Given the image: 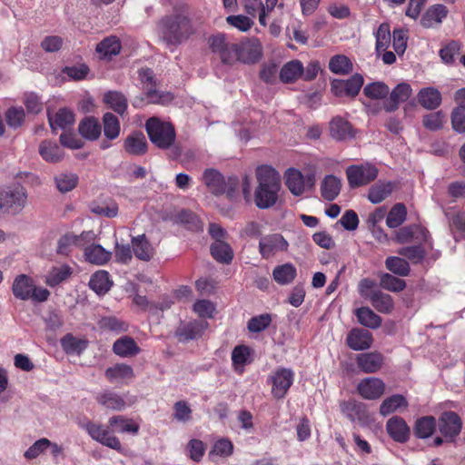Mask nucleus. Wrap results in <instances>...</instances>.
<instances>
[{
	"label": "nucleus",
	"mask_w": 465,
	"mask_h": 465,
	"mask_svg": "<svg viewBox=\"0 0 465 465\" xmlns=\"http://www.w3.org/2000/svg\"><path fill=\"white\" fill-rule=\"evenodd\" d=\"M59 192L65 193L74 189L78 183V176L72 173H62L54 177Z\"/></svg>",
	"instance_id": "8fccbe9b"
},
{
	"label": "nucleus",
	"mask_w": 465,
	"mask_h": 465,
	"mask_svg": "<svg viewBox=\"0 0 465 465\" xmlns=\"http://www.w3.org/2000/svg\"><path fill=\"white\" fill-rule=\"evenodd\" d=\"M446 116L441 111L428 114L423 116V126L430 131H438L443 127Z\"/></svg>",
	"instance_id": "5fc2aeb1"
},
{
	"label": "nucleus",
	"mask_w": 465,
	"mask_h": 465,
	"mask_svg": "<svg viewBox=\"0 0 465 465\" xmlns=\"http://www.w3.org/2000/svg\"><path fill=\"white\" fill-rule=\"evenodd\" d=\"M232 443L229 440L221 439L214 443L209 452V458L213 460L214 456L228 457L232 453Z\"/></svg>",
	"instance_id": "680f3d73"
},
{
	"label": "nucleus",
	"mask_w": 465,
	"mask_h": 465,
	"mask_svg": "<svg viewBox=\"0 0 465 465\" xmlns=\"http://www.w3.org/2000/svg\"><path fill=\"white\" fill-rule=\"evenodd\" d=\"M208 323L204 321L191 322L177 331L180 341H189L200 338Z\"/></svg>",
	"instance_id": "c756f323"
},
{
	"label": "nucleus",
	"mask_w": 465,
	"mask_h": 465,
	"mask_svg": "<svg viewBox=\"0 0 465 465\" xmlns=\"http://www.w3.org/2000/svg\"><path fill=\"white\" fill-rule=\"evenodd\" d=\"M341 188L340 178L332 174L326 175L321 184L322 196L327 201H333L339 195Z\"/></svg>",
	"instance_id": "c9c22d12"
},
{
	"label": "nucleus",
	"mask_w": 465,
	"mask_h": 465,
	"mask_svg": "<svg viewBox=\"0 0 465 465\" xmlns=\"http://www.w3.org/2000/svg\"><path fill=\"white\" fill-rule=\"evenodd\" d=\"M381 286L390 292H399L405 289L406 283L400 278L385 273L381 278Z\"/></svg>",
	"instance_id": "052dcab7"
},
{
	"label": "nucleus",
	"mask_w": 465,
	"mask_h": 465,
	"mask_svg": "<svg viewBox=\"0 0 465 465\" xmlns=\"http://www.w3.org/2000/svg\"><path fill=\"white\" fill-rule=\"evenodd\" d=\"M145 96L135 97L133 101V105L135 107H141L146 101L147 104H165L173 99L171 94H163L153 88V86H144Z\"/></svg>",
	"instance_id": "393cba45"
},
{
	"label": "nucleus",
	"mask_w": 465,
	"mask_h": 465,
	"mask_svg": "<svg viewBox=\"0 0 465 465\" xmlns=\"http://www.w3.org/2000/svg\"><path fill=\"white\" fill-rule=\"evenodd\" d=\"M386 268L391 272L400 276H407L410 273V265L404 259L391 256L385 261Z\"/></svg>",
	"instance_id": "864d4df0"
},
{
	"label": "nucleus",
	"mask_w": 465,
	"mask_h": 465,
	"mask_svg": "<svg viewBox=\"0 0 465 465\" xmlns=\"http://www.w3.org/2000/svg\"><path fill=\"white\" fill-rule=\"evenodd\" d=\"M122 45L118 37L111 35L105 37L96 45V52L101 59L111 60L121 51Z\"/></svg>",
	"instance_id": "5701e85b"
},
{
	"label": "nucleus",
	"mask_w": 465,
	"mask_h": 465,
	"mask_svg": "<svg viewBox=\"0 0 465 465\" xmlns=\"http://www.w3.org/2000/svg\"><path fill=\"white\" fill-rule=\"evenodd\" d=\"M384 356L377 351L360 353L356 356L358 368L364 373L378 372L384 364Z\"/></svg>",
	"instance_id": "2eb2a0df"
},
{
	"label": "nucleus",
	"mask_w": 465,
	"mask_h": 465,
	"mask_svg": "<svg viewBox=\"0 0 465 465\" xmlns=\"http://www.w3.org/2000/svg\"><path fill=\"white\" fill-rule=\"evenodd\" d=\"M314 175L308 173L302 174L300 171L291 168L285 173V184L290 192L295 195L300 196L304 193L306 190L312 189L314 185Z\"/></svg>",
	"instance_id": "6e6552de"
},
{
	"label": "nucleus",
	"mask_w": 465,
	"mask_h": 465,
	"mask_svg": "<svg viewBox=\"0 0 465 465\" xmlns=\"http://www.w3.org/2000/svg\"><path fill=\"white\" fill-rule=\"evenodd\" d=\"M392 190V183L378 182L369 189L368 199L372 203H380L391 195Z\"/></svg>",
	"instance_id": "58836bf2"
},
{
	"label": "nucleus",
	"mask_w": 465,
	"mask_h": 465,
	"mask_svg": "<svg viewBox=\"0 0 465 465\" xmlns=\"http://www.w3.org/2000/svg\"><path fill=\"white\" fill-rule=\"evenodd\" d=\"M357 391L366 400H376L384 393L385 383L380 378L368 377L359 382Z\"/></svg>",
	"instance_id": "dca6fc26"
},
{
	"label": "nucleus",
	"mask_w": 465,
	"mask_h": 465,
	"mask_svg": "<svg viewBox=\"0 0 465 465\" xmlns=\"http://www.w3.org/2000/svg\"><path fill=\"white\" fill-rule=\"evenodd\" d=\"M358 322L371 329H377L381 324V318L369 307H361L355 311Z\"/></svg>",
	"instance_id": "37998d69"
},
{
	"label": "nucleus",
	"mask_w": 465,
	"mask_h": 465,
	"mask_svg": "<svg viewBox=\"0 0 465 465\" xmlns=\"http://www.w3.org/2000/svg\"><path fill=\"white\" fill-rule=\"evenodd\" d=\"M109 424L111 426L119 427L118 431L120 432H130L136 434L139 430V425L134 423L133 420L125 419L123 416H113L109 419Z\"/></svg>",
	"instance_id": "4d7b16f0"
},
{
	"label": "nucleus",
	"mask_w": 465,
	"mask_h": 465,
	"mask_svg": "<svg viewBox=\"0 0 465 465\" xmlns=\"http://www.w3.org/2000/svg\"><path fill=\"white\" fill-rule=\"evenodd\" d=\"M303 65L299 60L285 64L280 71V79L283 83H292L302 77Z\"/></svg>",
	"instance_id": "79ce46f5"
},
{
	"label": "nucleus",
	"mask_w": 465,
	"mask_h": 465,
	"mask_svg": "<svg viewBox=\"0 0 465 465\" xmlns=\"http://www.w3.org/2000/svg\"><path fill=\"white\" fill-rule=\"evenodd\" d=\"M27 193L23 186L0 190V211L17 214L25 207Z\"/></svg>",
	"instance_id": "423d86ee"
},
{
	"label": "nucleus",
	"mask_w": 465,
	"mask_h": 465,
	"mask_svg": "<svg viewBox=\"0 0 465 465\" xmlns=\"http://www.w3.org/2000/svg\"><path fill=\"white\" fill-rule=\"evenodd\" d=\"M294 373L291 369H276L269 380L272 384V394L274 398H283L293 382Z\"/></svg>",
	"instance_id": "ddd939ff"
},
{
	"label": "nucleus",
	"mask_w": 465,
	"mask_h": 465,
	"mask_svg": "<svg viewBox=\"0 0 465 465\" xmlns=\"http://www.w3.org/2000/svg\"><path fill=\"white\" fill-rule=\"evenodd\" d=\"M12 292L15 298L27 301L33 300L37 302H45L50 292L43 287H37L33 279L26 274H20L14 280Z\"/></svg>",
	"instance_id": "20e7f679"
},
{
	"label": "nucleus",
	"mask_w": 465,
	"mask_h": 465,
	"mask_svg": "<svg viewBox=\"0 0 465 465\" xmlns=\"http://www.w3.org/2000/svg\"><path fill=\"white\" fill-rule=\"evenodd\" d=\"M48 120L54 133L58 129L66 132L73 126L74 115L70 110L62 108L54 116H49Z\"/></svg>",
	"instance_id": "bb28decb"
},
{
	"label": "nucleus",
	"mask_w": 465,
	"mask_h": 465,
	"mask_svg": "<svg viewBox=\"0 0 465 465\" xmlns=\"http://www.w3.org/2000/svg\"><path fill=\"white\" fill-rule=\"evenodd\" d=\"M376 37V50L377 52H384L391 42V31L390 25L386 23H382L378 27L375 35Z\"/></svg>",
	"instance_id": "13d9d810"
},
{
	"label": "nucleus",
	"mask_w": 465,
	"mask_h": 465,
	"mask_svg": "<svg viewBox=\"0 0 465 465\" xmlns=\"http://www.w3.org/2000/svg\"><path fill=\"white\" fill-rule=\"evenodd\" d=\"M296 275V268L289 262L278 265L272 271L273 280L281 285L290 284L293 282Z\"/></svg>",
	"instance_id": "a19ab883"
},
{
	"label": "nucleus",
	"mask_w": 465,
	"mask_h": 465,
	"mask_svg": "<svg viewBox=\"0 0 465 465\" xmlns=\"http://www.w3.org/2000/svg\"><path fill=\"white\" fill-rule=\"evenodd\" d=\"M39 154L48 163H58L64 158L63 149L55 143L50 140H45L39 144Z\"/></svg>",
	"instance_id": "cd10ccee"
},
{
	"label": "nucleus",
	"mask_w": 465,
	"mask_h": 465,
	"mask_svg": "<svg viewBox=\"0 0 465 465\" xmlns=\"http://www.w3.org/2000/svg\"><path fill=\"white\" fill-rule=\"evenodd\" d=\"M193 411L185 401H178L173 405V419L186 423L192 420Z\"/></svg>",
	"instance_id": "bf43d9fd"
},
{
	"label": "nucleus",
	"mask_w": 465,
	"mask_h": 465,
	"mask_svg": "<svg viewBox=\"0 0 465 465\" xmlns=\"http://www.w3.org/2000/svg\"><path fill=\"white\" fill-rule=\"evenodd\" d=\"M104 375L110 382L127 383L134 378L133 368L125 363H116L105 370Z\"/></svg>",
	"instance_id": "412c9836"
},
{
	"label": "nucleus",
	"mask_w": 465,
	"mask_h": 465,
	"mask_svg": "<svg viewBox=\"0 0 465 465\" xmlns=\"http://www.w3.org/2000/svg\"><path fill=\"white\" fill-rule=\"evenodd\" d=\"M124 151L133 156H142L148 150V143L145 135L141 132L130 134L124 141Z\"/></svg>",
	"instance_id": "6ab92c4d"
},
{
	"label": "nucleus",
	"mask_w": 465,
	"mask_h": 465,
	"mask_svg": "<svg viewBox=\"0 0 465 465\" xmlns=\"http://www.w3.org/2000/svg\"><path fill=\"white\" fill-rule=\"evenodd\" d=\"M412 94L409 84L401 83L396 85L390 95L389 101L384 104L387 112H392L398 109L399 104L407 101Z\"/></svg>",
	"instance_id": "4be33fe9"
},
{
	"label": "nucleus",
	"mask_w": 465,
	"mask_h": 465,
	"mask_svg": "<svg viewBox=\"0 0 465 465\" xmlns=\"http://www.w3.org/2000/svg\"><path fill=\"white\" fill-rule=\"evenodd\" d=\"M460 45L456 41H451L446 46L440 50V56L446 64H451L457 54H460Z\"/></svg>",
	"instance_id": "774afa93"
},
{
	"label": "nucleus",
	"mask_w": 465,
	"mask_h": 465,
	"mask_svg": "<svg viewBox=\"0 0 465 465\" xmlns=\"http://www.w3.org/2000/svg\"><path fill=\"white\" fill-rule=\"evenodd\" d=\"M96 401L103 407L113 411H123L126 407L124 398L112 391H105L95 397Z\"/></svg>",
	"instance_id": "b1692460"
},
{
	"label": "nucleus",
	"mask_w": 465,
	"mask_h": 465,
	"mask_svg": "<svg viewBox=\"0 0 465 465\" xmlns=\"http://www.w3.org/2000/svg\"><path fill=\"white\" fill-rule=\"evenodd\" d=\"M202 180L213 194L225 193L229 198L233 196L238 183L237 179L232 177L226 181L223 175L214 168L206 169L203 173Z\"/></svg>",
	"instance_id": "39448f33"
},
{
	"label": "nucleus",
	"mask_w": 465,
	"mask_h": 465,
	"mask_svg": "<svg viewBox=\"0 0 465 465\" xmlns=\"http://www.w3.org/2000/svg\"><path fill=\"white\" fill-rule=\"evenodd\" d=\"M146 132L151 142L160 149L170 148L175 141V131L173 126L161 121L157 117H151L145 124Z\"/></svg>",
	"instance_id": "7ed1b4c3"
},
{
	"label": "nucleus",
	"mask_w": 465,
	"mask_h": 465,
	"mask_svg": "<svg viewBox=\"0 0 465 465\" xmlns=\"http://www.w3.org/2000/svg\"><path fill=\"white\" fill-rule=\"evenodd\" d=\"M82 427L86 430V432L94 440L113 450H121L120 440L115 436L111 434V431L107 427L102 424L94 423L93 421H87Z\"/></svg>",
	"instance_id": "1a4fd4ad"
},
{
	"label": "nucleus",
	"mask_w": 465,
	"mask_h": 465,
	"mask_svg": "<svg viewBox=\"0 0 465 465\" xmlns=\"http://www.w3.org/2000/svg\"><path fill=\"white\" fill-rule=\"evenodd\" d=\"M104 133L106 138L114 140L120 134V123L118 118L112 113L104 114L103 117Z\"/></svg>",
	"instance_id": "603ef678"
},
{
	"label": "nucleus",
	"mask_w": 465,
	"mask_h": 465,
	"mask_svg": "<svg viewBox=\"0 0 465 465\" xmlns=\"http://www.w3.org/2000/svg\"><path fill=\"white\" fill-rule=\"evenodd\" d=\"M437 420L433 416L419 418L414 424L413 432L419 439H428L435 431Z\"/></svg>",
	"instance_id": "e433bc0d"
},
{
	"label": "nucleus",
	"mask_w": 465,
	"mask_h": 465,
	"mask_svg": "<svg viewBox=\"0 0 465 465\" xmlns=\"http://www.w3.org/2000/svg\"><path fill=\"white\" fill-rule=\"evenodd\" d=\"M330 134L337 141L346 140L353 136L351 124L339 116L331 121Z\"/></svg>",
	"instance_id": "2f4dec72"
},
{
	"label": "nucleus",
	"mask_w": 465,
	"mask_h": 465,
	"mask_svg": "<svg viewBox=\"0 0 465 465\" xmlns=\"http://www.w3.org/2000/svg\"><path fill=\"white\" fill-rule=\"evenodd\" d=\"M112 286L109 274L105 271H98L94 273L89 281V287L97 294L107 292Z\"/></svg>",
	"instance_id": "c03bdc74"
},
{
	"label": "nucleus",
	"mask_w": 465,
	"mask_h": 465,
	"mask_svg": "<svg viewBox=\"0 0 465 465\" xmlns=\"http://www.w3.org/2000/svg\"><path fill=\"white\" fill-rule=\"evenodd\" d=\"M363 93L371 99H382L388 95L390 88L381 82H374L367 84L363 89Z\"/></svg>",
	"instance_id": "6e6d98bb"
},
{
	"label": "nucleus",
	"mask_w": 465,
	"mask_h": 465,
	"mask_svg": "<svg viewBox=\"0 0 465 465\" xmlns=\"http://www.w3.org/2000/svg\"><path fill=\"white\" fill-rule=\"evenodd\" d=\"M209 46L213 53L216 54L224 64L235 63L236 44H230L223 35H215L209 37Z\"/></svg>",
	"instance_id": "f8f14e48"
},
{
	"label": "nucleus",
	"mask_w": 465,
	"mask_h": 465,
	"mask_svg": "<svg viewBox=\"0 0 465 465\" xmlns=\"http://www.w3.org/2000/svg\"><path fill=\"white\" fill-rule=\"evenodd\" d=\"M25 111L22 107H11L5 113V120L9 127L16 129L25 120Z\"/></svg>",
	"instance_id": "e2e57ef3"
},
{
	"label": "nucleus",
	"mask_w": 465,
	"mask_h": 465,
	"mask_svg": "<svg viewBox=\"0 0 465 465\" xmlns=\"http://www.w3.org/2000/svg\"><path fill=\"white\" fill-rule=\"evenodd\" d=\"M409 403L406 398L401 394H394L386 398L380 405V414L386 417L396 411H404Z\"/></svg>",
	"instance_id": "a878e982"
},
{
	"label": "nucleus",
	"mask_w": 465,
	"mask_h": 465,
	"mask_svg": "<svg viewBox=\"0 0 465 465\" xmlns=\"http://www.w3.org/2000/svg\"><path fill=\"white\" fill-rule=\"evenodd\" d=\"M449 14L448 8L441 4L430 5L420 19V25L425 28H432L440 25Z\"/></svg>",
	"instance_id": "a211bd4d"
},
{
	"label": "nucleus",
	"mask_w": 465,
	"mask_h": 465,
	"mask_svg": "<svg viewBox=\"0 0 465 465\" xmlns=\"http://www.w3.org/2000/svg\"><path fill=\"white\" fill-rule=\"evenodd\" d=\"M261 55L262 46L256 39L236 44L235 62L253 64L260 59Z\"/></svg>",
	"instance_id": "4468645a"
},
{
	"label": "nucleus",
	"mask_w": 465,
	"mask_h": 465,
	"mask_svg": "<svg viewBox=\"0 0 465 465\" xmlns=\"http://www.w3.org/2000/svg\"><path fill=\"white\" fill-rule=\"evenodd\" d=\"M418 101L425 109L434 110L441 104V94L434 87L422 88L418 94Z\"/></svg>",
	"instance_id": "c85d7f7f"
},
{
	"label": "nucleus",
	"mask_w": 465,
	"mask_h": 465,
	"mask_svg": "<svg viewBox=\"0 0 465 465\" xmlns=\"http://www.w3.org/2000/svg\"><path fill=\"white\" fill-rule=\"evenodd\" d=\"M257 185L253 193V203L261 210L273 207L279 201L282 189L279 173L269 165L258 166L255 170Z\"/></svg>",
	"instance_id": "f03ea898"
},
{
	"label": "nucleus",
	"mask_w": 465,
	"mask_h": 465,
	"mask_svg": "<svg viewBox=\"0 0 465 465\" xmlns=\"http://www.w3.org/2000/svg\"><path fill=\"white\" fill-rule=\"evenodd\" d=\"M272 322V317L270 314H261L259 316L252 317L248 322V330L252 332H260L265 330Z\"/></svg>",
	"instance_id": "338daca9"
},
{
	"label": "nucleus",
	"mask_w": 465,
	"mask_h": 465,
	"mask_svg": "<svg viewBox=\"0 0 465 465\" xmlns=\"http://www.w3.org/2000/svg\"><path fill=\"white\" fill-rule=\"evenodd\" d=\"M73 269L67 264H61L52 267L45 275V283L54 287L70 278Z\"/></svg>",
	"instance_id": "473e14b6"
},
{
	"label": "nucleus",
	"mask_w": 465,
	"mask_h": 465,
	"mask_svg": "<svg viewBox=\"0 0 465 465\" xmlns=\"http://www.w3.org/2000/svg\"><path fill=\"white\" fill-rule=\"evenodd\" d=\"M345 173L348 184L352 189L367 185L378 176V169L369 163L350 165Z\"/></svg>",
	"instance_id": "0eeeda50"
},
{
	"label": "nucleus",
	"mask_w": 465,
	"mask_h": 465,
	"mask_svg": "<svg viewBox=\"0 0 465 465\" xmlns=\"http://www.w3.org/2000/svg\"><path fill=\"white\" fill-rule=\"evenodd\" d=\"M373 342L371 333L363 329H352L347 338V345L353 351H364L371 347Z\"/></svg>",
	"instance_id": "aec40b11"
},
{
	"label": "nucleus",
	"mask_w": 465,
	"mask_h": 465,
	"mask_svg": "<svg viewBox=\"0 0 465 465\" xmlns=\"http://www.w3.org/2000/svg\"><path fill=\"white\" fill-rule=\"evenodd\" d=\"M51 440L46 438H42L31 445L27 450H25L24 456L26 460L36 459L49 448Z\"/></svg>",
	"instance_id": "0e129e2a"
},
{
	"label": "nucleus",
	"mask_w": 465,
	"mask_h": 465,
	"mask_svg": "<svg viewBox=\"0 0 465 465\" xmlns=\"http://www.w3.org/2000/svg\"><path fill=\"white\" fill-rule=\"evenodd\" d=\"M158 37L169 49L173 50L194 34L191 19L183 13L163 15L157 23Z\"/></svg>",
	"instance_id": "f257e3e1"
},
{
	"label": "nucleus",
	"mask_w": 465,
	"mask_h": 465,
	"mask_svg": "<svg viewBox=\"0 0 465 465\" xmlns=\"http://www.w3.org/2000/svg\"><path fill=\"white\" fill-rule=\"evenodd\" d=\"M112 253L99 244H91L84 248L86 261L93 264L103 265L106 263Z\"/></svg>",
	"instance_id": "4c0bfd02"
},
{
	"label": "nucleus",
	"mask_w": 465,
	"mask_h": 465,
	"mask_svg": "<svg viewBox=\"0 0 465 465\" xmlns=\"http://www.w3.org/2000/svg\"><path fill=\"white\" fill-rule=\"evenodd\" d=\"M386 430L390 437L397 442H406L411 434V430L406 421L399 416L390 418L386 422Z\"/></svg>",
	"instance_id": "f3484780"
},
{
	"label": "nucleus",
	"mask_w": 465,
	"mask_h": 465,
	"mask_svg": "<svg viewBox=\"0 0 465 465\" xmlns=\"http://www.w3.org/2000/svg\"><path fill=\"white\" fill-rule=\"evenodd\" d=\"M113 351L121 357H132L137 355L141 350L132 337L124 336L114 341Z\"/></svg>",
	"instance_id": "7c9ffc66"
},
{
	"label": "nucleus",
	"mask_w": 465,
	"mask_h": 465,
	"mask_svg": "<svg viewBox=\"0 0 465 465\" xmlns=\"http://www.w3.org/2000/svg\"><path fill=\"white\" fill-rule=\"evenodd\" d=\"M288 242L280 233H272L261 237L259 253L263 259H270L278 252L287 251Z\"/></svg>",
	"instance_id": "9b49d317"
},
{
	"label": "nucleus",
	"mask_w": 465,
	"mask_h": 465,
	"mask_svg": "<svg viewBox=\"0 0 465 465\" xmlns=\"http://www.w3.org/2000/svg\"><path fill=\"white\" fill-rule=\"evenodd\" d=\"M398 253L414 263L420 262L425 256V251L420 245L402 247Z\"/></svg>",
	"instance_id": "69168bd1"
},
{
	"label": "nucleus",
	"mask_w": 465,
	"mask_h": 465,
	"mask_svg": "<svg viewBox=\"0 0 465 465\" xmlns=\"http://www.w3.org/2000/svg\"><path fill=\"white\" fill-rule=\"evenodd\" d=\"M132 245L134 255L139 260L148 262L153 258L154 253L153 248L144 234L133 237Z\"/></svg>",
	"instance_id": "72a5a7b5"
},
{
	"label": "nucleus",
	"mask_w": 465,
	"mask_h": 465,
	"mask_svg": "<svg viewBox=\"0 0 465 465\" xmlns=\"http://www.w3.org/2000/svg\"><path fill=\"white\" fill-rule=\"evenodd\" d=\"M101 125L94 117L84 118L80 122L78 126L80 134L91 141L98 139L101 134Z\"/></svg>",
	"instance_id": "ea45409f"
},
{
	"label": "nucleus",
	"mask_w": 465,
	"mask_h": 465,
	"mask_svg": "<svg viewBox=\"0 0 465 465\" xmlns=\"http://www.w3.org/2000/svg\"><path fill=\"white\" fill-rule=\"evenodd\" d=\"M407 216V210L404 204L397 203L389 212L386 224L390 228H397L404 223Z\"/></svg>",
	"instance_id": "3c124183"
},
{
	"label": "nucleus",
	"mask_w": 465,
	"mask_h": 465,
	"mask_svg": "<svg viewBox=\"0 0 465 465\" xmlns=\"http://www.w3.org/2000/svg\"><path fill=\"white\" fill-rule=\"evenodd\" d=\"M439 430L446 441H453L460 433L462 420L454 411H444L439 418Z\"/></svg>",
	"instance_id": "9d476101"
},
{
	"label": "nucleus",
	"mask_w": 465,
	"mask_h": 465,
	"mask_svg": "<svg viewBox=\"0 0 465 465\" xmlns=\"http://www.w3.org/2000/svg\"><path fill=\"white\" fill-rule=\"evenodd\" d=\"M329 69L336 74H348L352 71V63L343 54H336L330 59Z\"/></svg>",
	"instance_id": "09e8293b"
},
{
	"label": "nucleus",
	"mask_w": 465,
	"mask_h": 465,
	"mask_svg": "<svg viewBox=\"0 0 465 465\" xmlns=\"http://www.w3.org/2000/svg\"><path fill=\"white\" fill-rule=\"evenodd\" d=\"M372 306L381 313H391L394 308V302L390 294L381 291H374L367 295Z\"/></svg>",
	"instance_id": "f704fd0d"
},
{
	"label": "nucleus",
	"mask_w": 465,
	"mask_h": 465,
	"mask_svg": "<svg viewBox=\"0 0 465 465\" xmlns=\"http://www.w3.org/2000/svg\"><path fill=\"white\" fill-rule=\"evenodd\" d=\"M104 101L110 108L119 114H124L127 109V99L120 92L109 91L105 93Z\"/></svg>",
	"instance_id": "49530a36"
},
{
	"label": "nucleus",
	"mask_w": 465,
	"mask_h": 465,
	"mask_svg": "<svg viewBox=\"0 0 465 465\" xmlns=\"http://www.w3.org/2000/svg\"><path fill=\"white\" fill-rule=\"evenodd\" d=\"M61 346L67 354H80L86 349L87 342L83 339H78L68 333L61 339Z\"/></svg>",
	"instance_id": "de8ad7c7"
},
{
	"label": "nucleus",
	"mask_w": 465,
	"mask_h": 465,
	"mask_svg": "<svg viewBox=\"0 0 465 465\" xmlns=\"http://www.w3.org/2000/svg\"><path fill=\"white\" fill-rule=\"evenodd\" d=\"M213 257L222 263H230L233 258V252L231 246L223 241H215L211 245Z\"/></svg>",
	"instance_id": "a18cd8bd"
}]
</instances>
